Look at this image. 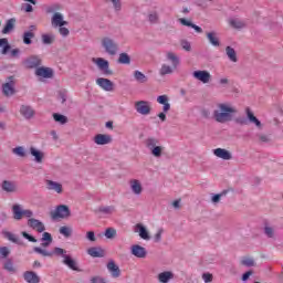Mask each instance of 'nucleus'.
<instances>
[{
  "label": "nucleus",
  "mask_w": 283,
  "mask_h": 283,
  "mask_svg": "<svg viewBox=\"0 0 283 283\" xmlns=\"http://www.w3.org/2000/svg\"><path fill=\"white\" fill-rule=\"evenodd\" d=\"M238 114V109L229 103H220L213 111V118L217 123H230L233 120V115Z\"/></svg>",
  "instance_id": "obj_1"
},
{
  "label": "nucleus",
  "mask_w": 283,
  "mask_h": 283,
  "mask_svg": "<svg viewBox=\"0 0 283 283\" xmlns=\"http://www.w3.org/2000/svg\"><path fill=\"white\" fill-rule=\"evenodd\" d=\"M144 145L154 158H160L165 153V147L160 145V140L156 137L146 138Z\"/></svg>",
  "instance_id": "obj_2"
},
{
  "label": "nucleus",
  "mask_w": 283,
  "mask_h": 283,
  "mask_svg": "<svg viewBox=\"0 0 283 283\" xmlns=\"http://www.w3.org/2000/svg\"><path fill=\"white\" fill-rule=\"evenodd\" d=\"M57 10H61V6L59 4H52L51 7L46 8V13L52 14L51 18V25L53 28H62L63 25H67V21L63 18V13L57 12Z\"/></svg>",
  "instance_id": "obj_3"
},
{
  "label": "nucleus",
  "mask_w": 283,
  "mask_h": 283,
  "mask_svg": "<svg viewBox=\"0 0 283 283\" xmlns=\"http://www.w3.org/2000/svg\"><path fill=\"white\" fill-rule=\"evenodd\" d=\"M67 251H65L63 248H54V255H61L63 258V264L65 266L70 268L71 271H81L78 269V263H76V260L72 259V256L66 254Z\"/></svg>",
  "instance_id": "obj_4"
},
{
  "label": "nucleus",
  "mask_w": 283,
  "mask_h": 283,
  "mask_svg": "<svg viewBox=\"0 0 283 283\" xmlns=\"http://www.w3.org/2000/svg\"><path fill=\"white\" fill-rule=\"evenodd\" d=\"M50 216L52 220H66V218L72 216V212L70 211L69 206L60 205L54 209V211H51Z\"/></svg>",
  "instance_id": "obj_5"
},
{
  "label": "nucleus",
  "mask_w": 283,
  "mask_h": 283,
  "mask_svg": "<svg viewBox=\"0 0 283 283\" xmlns=\"http://www.w3.org/2000/svg\"><path fill=\"white\" fill-rule=\"evenodd\" d=\"M13 220H23V218H32L34 212L23 209V206L15 203L12 206Z\"/></svg>",
  "instance_id": "obj_6"
},
{
  "label": "nucleus",
  "mask_w": 283,
  "mask_h": 283,
  "mask_svg": "<svg viewBox=\"0 0 283 283\" xmlns=\"http://www.w3.org/2000/svg\"><path fill=\"white\" fill-rule=\"evenodd\" d=\"M101 43L105 52L111 56H116V54H118V44L111 38H103Z\"/></svg>",
  "instance_id": "obj_7"
},
{
  "label": "nucleus",
  "mask_w": 283,
  "mask_h": 283,
  "mask_svg": "<svg viewBox=\"0 0 283 283\" xmlns=\"http://www.w3.org/2000/svg\"><path fill=\"white\" fill-rule=\"evenodd\" d=\"M157 103H159V105H164L163 107L164 113H159L158 118H160V120L165 123L167 120L166 114L167 112H169V109H171V104H169V97L167 95H160L157 97Z\"/></svg>",
  "instance_id": "obj_8"
},
{
  "label": "nucleus",
  "mask_w": 283,
  "mask_h": 283,
  "mask_svg": "<svg viewBox=\"0 0 283 283\" xmlns=\"http://www.w3.org/2000/svg\"><path fill=\"white\" fill-rule=\"evenodd\" d=\"M135 109L137 114L142 116H149L151 114V103L147 101H137L135 102Z\"/></svg>",
  "instance_id": "obj_9"
},
{
  "label": "nucleus",
  "mask_w": 283,
  "mask_h": 283,
  "mask_svg": "<svg viewBox=\"0 0 283 283\" xmlns=\"http://www.w3.org/2000/svg\"><path fill=\"white\" fill-rule=\"evenodd\" d=\"M92 63L97 65L98 70H101L106 76H111L113 74L112 70H109V62L103 57H93Z\"/></svg>",
  "instance_id": "obj_10"
},
{
  "label": "nucleus",
  "mask_w": 283,
  "mask_h": 283,
  "mask_svg": "<svg viewBox=\"0 0 283 283\" xmlns=\"http://www.w3.org/2000/svg\"><path fill=\"white\" fill-rule=\"evenodd\" d=\"M43 61L41 60V56L39 55H31L29 56L25 61H24V66L28 70H36L39 67H41V63Z\"/></svg>",
  "instance_id": "obj_11"
},
{
  "label": "nucleus",
  "mask_w": 283,
  "mask_h": 283,
  "mask_svg": "<svg viewBox=\"0 0 283 283\" xmlns=\"http://www.w3.org/2000/svg\"><path fill=\"white\" fill-rule=\"evenodd\" d=\"M96 84L104 90V92H114V82L105 77H98Z\"/></svg>",
  "instance_id": "obj_12"
},
{
  "label": "nucleus",
  "mask_w": 283,
  "mask_h": 283,
  "mask_svg": "<svg viewBox=\"0 0 283 283\" xmlns=\"http://www.w3.org/2000/svg\"><path fill=\"white\" fill-rule=\"evenodd\" d=\"M35 76L40 78H52L54 76V70L51 67L40 66L35 69Z\"/></svg>",
  "instance_id": "obj_13"
},
{
  "label": "nucleus",
  "mask_w": 283,
  "mask_h": 283,
  "mask_svg": "<svg viewBox=\"0 0 283 283\" xmlns=\"http://www.w3.org/2000/svg\"><path fill=\"white\" fill-rule=\"evenodd\" d=\"M1 189L6 193H17V191H19V186H17V182L14 181L3 180L1 184Z\"/></svg>",
  "instance_id": "obj_14"
},
{
  "label": "nucleus",
  "mask_w": 283,
  "mask_h": 283,
  "mask_svg": "<svg viewBox=\"0 0 283 283\" xmlns=\"http://www.w3.org/2000/svg\"><path fill=\"white\" fill-rule=\"evenodd\" d=\"M2 94L4 96H13L14 94V77L9 76V82L2 84Z\"/></svg>",
  "instance_id": "obj_15"
},
{
  "label": "nucleus",
  "mask_w": 283,
  "mask_h": 283,
  "mask_svg": "<svg viewBox=\"0 0 283 283\" xmlns=\"http://www.w3.org/2000/svg\"><path fill=\"white\" fill-rule=\"evenodd\" d=\"M106 269L108 273H111L112 277L115 280L120 276V268L116 264L114 260L108 261L106 264Z\"/></svg>",
  "instance_id": "obj_16"
},
{
  "label": "nucleus",
  "mask_w": 283,
  "mask_h": 283,
  "mask_svg": "<svg viewBox=\"0 0 283 283\" xmlns=\"http://www.w3.org/2000/svg\"><path fill=\"white\" fill-rule=\"evenodd\" d=\"M193 78L197 81H200L201 83H209L211 81V73L209 71H195L192 73Z\"/></svg>",
  "instance_id": "obj_17"
},
{
  "label": "nucleus",
  "mask_w": 283,
  "mask_h": 283,
  "mask_svg": "<svg viewBox=\"0 0 283 283\" xmlns=\"http://www.w3.org/2000/svg\"><path fill=\"white\" fill-rule=\"evenodd\" d=\"M20 114L25 118L27 120H30V118H34L35 111L30 105H21L20 106Z\"/></svg>",
  "instance_id": "obj_18"
},
{
  "label": "nucleus",
  "mask_w": 283,
  "mask_h": 283,
  "mask_svg": "<svg viewBox=\"0 0 283 283\" xmlns=\"http://www.w3.org/2000/svg\"><path fill=\"white\" fill-rule=\"evenodd\" d=\"M28 227H30L31 229H34V231H38V233H43V231H45V224H43V222H41L38 219H29L28 220Z\"/></svg>",
  "instance_id": "obj_19"
},
{
  "label": "nucleus",
  "mask_w": 283,
  "mask_h": 283,
  "mask_svg": "<svg viewBox=\"0 0 283 283\" xmlns=\"http://www.w3.org/2000/svg\"><path fill=\"white\" fill-rule=\"evenodd\" d=\"M130 253L135 258H140V259L147 258V250L138 244L132 245Z\"/></svg>",
  "instance_id": "obj_20"
},
{
  "label": "nucleus",
  "mask_w": 283,
  "mask_h": 283,
  "mask_svg": "<svg viewBox=\"0 0 283 283\" xmlns=\"http://www.w3.org/2000/svg\"><path fill=\"white\" fill-rule=\"evenodd\" d=\"M213 154L217 156V158H221L222 160H231V158H233L231 151L224 148H216Z\"/></svg>",
  "instance_id": "obj_21"
},
{
  "label": "nucleus",
  "mask_w": 283,
  "mask_h": 283,
  "mask_svg": "<svg viewBox=\"0 0 283 283\" xmlns=\"http://www.w3.org/2000/svg\"><path fill=\"white\" fill-rule=\"evenodd\" d=\"M46 189L55 191V193H63V185L53 180H46Z\"/></svg>",
  "instance_id": "obj_22"
},
{
  "label": "nucleus",
  "mask_w": 283,
  "mask_h": 283,
  "mask_svg": "<svg viewBox=\"0 0 283 283\" xmlns=\"http://www.w3.org/2000/svg\"><path fill=\"white\" fill-rule=\"evenodd\" d=\"M135 233H139V237L142 238V240H150L147 228H145V226H143L142 223H137L135 226Z\"/></svg>",
  "instance_id": "obj_23"
},
{
  "label": "nucleus",
  "mask_w": 283,
  "mask_h": 283,
  "mask_svg": "<svg viewBox=\"0 0 283 283\" xmlns=\"http://www.w3.org/2000/svg\"><path fill=\"white\" fill-rule=\"evenodd\" d=\"M94 143L96 145H109L112 143V136L98 134L94 137Z\"/></svg>",
  "instance_id": "obj_24"
},
{
  "label": "nucleus",
  "mask_w": 283,
  "mask_h": 283,
  "mask_svg": "<svg viewBox=\"0 0 283 283\" xmlns=\"http://www.w3.org/2000/svg\"><path fill=\"white\" fill-rule=\"evenodd\" d=\"M129 185H130V189H132L133 193H135V196H140V193H143V184H140L139 180L132 179L129 181Z\"/></svg>",
  "instance_id": "obj_25"
},
{
  "label": "nucleus",
  "mask_w": 283,
  "mask_h": 283,
  "mask_svg": "<svg viewBox=\"0 0 283 283\" xmlns=\"http://www.w3.org/2000/svg\"><path fill=\"white\" fill-rule=\"evenodd\" d=\"M23 277H24L25 282H28V283H39V282H41V277H39L36 272L27 271V272H24Z\"/></svg>",
  "instance_id": "obj_26"
},
{
  "label": "nucleus",
  "mask_w": 283,
  "mask_h": 283,
  "mask_svg": "<svg viewBox=\"0 0 283 283\" xmlns=\"http://www.w3.org/2000/svg\"><path fill=\"white\" fill-rule=\"evenodd\" d=\"M229 25L234 30H242V28H247V22L244 20L234 18L229 20Z\"/></svg>",
  "instance_id": "obj_27"
},
{
  "label": "nucleus",
  "mask_w": 283,
  "mask_h": 283,
  "mask_svg": "<svg viewBox=\"0 0 283 283\" xmlns=\"http://www.w3.org/2000/svg\"><path fill=\"white\" fill-rule=\"evenodd\" d=\"M17 25V19L11 18L7 20L4 28L2 29V34H10L12 30H14V27Z\"/></svg>",
  "instance_id": "obj_28"
},
{
  "label": "nucleus",
  "mask_w": 283,
  "mask_h": 283,
  "mask_svg": "<svg viewBox=\"0 0 283 283\" xmlns=\"http://www.w3.org/2000/svg\"><path fill=\"white\" fill-rule=\"evenodd\" d=\"M206 35L209 43L212 44L213 48H220V39L218 38V33L212 31V32H208Z\"/></svg>",
  "instance_id": "obj_29"
},
{
  "label": "nucleus",
  "mask_w": 283,
  "mask_h": 283,
  "mask_svg": "<svg viewBox=\"0 0 283 283\" xmlns=\"http://www.w3.org/2000/svg\"><path fill=\"white\" fill-rule=\"evenodd\" d=\"M178 21L179 23H181V25H186L187 28H192V30L197 31L199 34L202 33V28L193 24L191 21L185 18H179Z\"/></svg>",
  "instance_id": "obj_30"
},
{
  "label": "nucleus",
  "mask_w": 283,
  "mask_h": 283,
  "mask_svg": "<svg viewBox=\"0 0 283 283\" xmlns=\"http://www.w3.org/2000/svg\"><path fill=\"white\" fill-rule=\"evenodd\" d=\"M30 154H31V156L34 157L35 163H39V164L43 163V158L45 156L43 154V151H41V150H39V149L34 148V147H31L30 148Z\"/></svg>",
  "instance_id": "obj_31"
},
{
  "label": "nucleus",
  "mask_w": 283,
  "mask_h": 283,
  "mask_svg": "<svg viewBox=\"0 0 283 283\" xmlns=\"http://www.w3.org/2000/svg\"><path fill=\"white\" fill-rule=\"evenodd\" d=\"M87 254L91 255V258H105V251L101 248H90Z\"/></svg>",
  "instance_id": "obj_32"
},
{
  "label": "nucleus",
  "mask_w": 283,
  "mask_h": 283,
  "mask_svg": "<svg viewBox=\"0 0 283 283\" xmlns=\"http://www.w3.org/2000/svg\"><path fill=\"white\" fill-rule=\"evenodd\" d=\"M245 112H247V117L250 120V123H253L254 125H256V127L262 128V122H260V119H258V117H255L253 112H251V108L245 109Z\"/></svg>",
  "instance_id": "obj_33"
},
{
  "label": "nucleus",
  "mask_w": 283,
  "mask_h": 283,
  "mask_svg": "<svg viewBox=\"0 0 283 283\" xmlns=\"http://www.w3.org/2000/svg\"><path fill=\"white\" fill-rule=\"evenodd\" d=\"M245 112H247V117L250 120V123H253L254 125H256V127L262 128V122H260V119H258V117H255L253 112H251V108L245 109Z\"/></svg>",
  "instance_id": "obj_34"
},
{
  "label": "nucleus",
  "mask_w": 283,
  "mask_h": 283,
  "mask_svg": "<svg viewBox=\"0 0 283 283\" xmlns=\"http://www.w3.org/2000/svg\"><path fill=\"white\" fill-rule=\"evenodd\" d=\"M52 244V234L50 232H44L42 234V243L41 247L42 249H48Z\"/></svg>",
  "instance_id": "obj_35"
},
{
  "label": "nucleus",
  "mask_w": 283,
  "mask_h": 283,
  "mask_svg": "<svg viewBox=\"0 0 283 283\" xmlns=\"http://www.w3.org/2000/svg\"><path fill=\"white\" fill-rule=\"evenodd\" d=\"M166 56H167V60L172 63L174 70H176V67H178V65H180V59H178V56L176 55V53H174V52H168V53L166 54Z\"/></svg>",
  "instance_id": "obj_36"
},
{
  "label": "nucleus",
  "mask_w": 283,
  "mask_h": 283,
  "mask_svg": "<svg viewBox=\"0 0 283 283\" xmlns=\"http://www.w3.org/2000/svg\"><path fill=\"white\" fill-rule=\"evenodd\" d=\"M226 54L232 63H238V54L235 53V50L231 46L226 48Z\"/></svg>",
  "instance_id": "obj_37"
},
{
  "label": "nucleus",
  "mask_w": 283,
  "mask_h": 283,
  "mask_svg": "<svg viewBox=\"0 0 283 283\" xmlns=\"http://www.w3.org/2000/svg\"><path fill=\"white\" fill-rule=\"evenodd\" d=\"M3 269L8 273H17V265H14V262H12L11 259L4 261Z\"/></svg>",
  "instance_id": "obj_38"
},
{
  "label": "nucleus",
  "mask_w": 283,
  "mask_h": 283,
  "mask_svg": "<svg viewBox=\"0 0 283 283\" xmlns=\"http://www.w3.org/2000/svg\"><path fill=\"white\" fill-rule=\"evenodd\" d=\"M175 70L176 69H174V66H170L168 64H163L159 70V74H160V76H167V74H174Z\"/></svg>",
  "instance_id": "obj_39"
},
{
  "label": "nucleus",
  "mask_w": 283,
  "mask_h": 283,
  "mask_svg": "<svg viewBox=\"0 0 283 283\" xmlns=\"http://www.w3.org/2000/svg\"><path fill=\"white\" fill-rule=\"evenodd\" d=\"M34 253H39V255H42L43 258H52V255H54V250L53 252H50L43 248H39V247H35L33 249Z\"/></svg>",
  "instance_id": "obj_40"
},
{
  "label": "nucleus",
  "mask_w": 283,
  "mask_h": 283,
  "mask_svg": "<svg viewBox=\"0 0 283 283\" xmlns=\"http://www.w3.org/2000/svg\"><path fill=\"white\" fill-rule=\"evenodd\" d=\"M117 62L122 65H129V63H132V57H129V54L127 53H120Z\"/></svg>",
  "instance_id": "obj_41"
},
{
  "label": "nucleus",
  "mask_w": 283,
  "mask_h": 283,
  "mask_svg": "<svg viewBox=\"0 0 283 283\" xmlns=\"http://www.w3.org/2000/svg\"><path fill=\"white\" fill-rule=\"evenodd\" d=\"M172 276L174 274H171V272H163L158 275V280L161 283H167L169 280H171Z\"/></svg>",
  "instance_id": "obj_42"
},
{
  "label": "nucleus",
  "mask_w": 283,
  "mask_h": 283,
  "mask_svg": "<svg viewBox=\"0 0 283 283\" xmlns=\"http://www.w3.org/2000/svg\"><path fill=\"white\" fill-rule=\"evenodd\" d=\"M32 39H34V33L32 31H27L23 34V43L25 45L32 44Z\"/></svg>",
  "instance_id": "obj_43"
},
{
  "label": "nucleus",
  "mask_w": 283,
  "mask_h": 283,
  "mask_svg": "<svg viewBox=\"0 0 283 283\" xmlns=\"http://www.w3.org/2000/svg\"><path fill=\"white\" fill-rule=\"evenodd\" d=\"M53 118H54L55 123H60V125H65V123H67V117H65V115H62L59 113H54Z\"/></svg>",
  "instance_id": "obj_44"
},
{
  "label": "nucleus",
  "mask_w": 283,
  "mask_h": 283,
  "mask_svg": "<svg viewBox=\"0 0 283 283\" xmlns=\"http://www.w3.org/2000/svg\"><path fill=\"white\" fill-rule=\"evenodd\" d=\"M101 213H105L106 216H112V213L116 212V208L114 206H106L99 208Z\"/></svg>",
  "instance_id": "obj_45"
},
{
  "label": "nucleus",
  "mask_w": 283,
  "mask_h": 283,
  "mask_svg": "<svg viewBox=\"0 0 283 283\" xmlns=\"http://www.w3.org/2000/svg\"><path fill=\"white\" fill-rule=\"evenodd\" d=\"M1 54H8V51L10 50V44H8V39L2 38L0 39V48H2Z\"/></svg>",
  "instance_id": "obj_46"
},
{
  "label": "nucleus",
  "mask_w": 283,
  "mask_h": 283,
  "mask_svg": "<svg viewBox=\"0 0 283 283\" xmlns=\"http://www.w3.org/2000/svg\"><path fill=\"white\" fill-rule=\"evenodd\" d=\"M12 154L19 156L20 158H25V148H23L22 146H18L12 149Z\"/></svg>",
  "instance_id": "obj_47"
},
{
  "label": "nucleus",
  "mask_w": 283,
  "mask_h": 283,
  "mask_svg": "<svg viewBox=\"0 0 283 283\" xmlns=\"http://www.w3.org/2000/svg\"><path fill=\"white\" fill-rule=\"evenodd\" d=\"M104 235H105V238H107V240H114V238H116V229L107 228L105 230Z\"/></svg>",
  "instance_id": "obj_48"
},
{
  "label": "nucleus",
  "mask_w": 283,
  "mask_h": 283,
  "mask_svg": "<svg viewBox=\"0 0 283 283\" xmlns=\"http://www.w3.org/2000/svg\"><path fill=\"white\" fill-rule=\"evenodd\" d=\"M134 76L139 83H147V76L140 71H135Z\"/></svg>",
  "instance_id": "obj_49"
},
{
  "label": "nucleus",
  "mask_w": 283,
  "mask_h": 283,
  "mask_svg": "<svg viewBox=\"0 0 283 283\" xmlns=\"http://www.w3.org/2000/svg\"><path fill=\"white\" fill-rule=\"evenodd\" d=\"M42 42L44 45H52V43H54V35L42 34Z\"/></svg>",
  "instance_id": "obj_50"
},
{
  "label": "nucleus",
  "mask_w": 283,
  "mask_h": 283,
  "mask_svg": "<svg viewBox=\"0 0 283 283\" xmlns=\"http://www.w3.org/2000/svg\"><path fill=\"white\" fill-rule=\"evenodd\" d=\"M60 233L64 235V238H70V235H72V228L63 226L60 228Z\"/></svg>",
  "instance_id": "obj_51"
},
{
  "label": "nucleus",
  "mask_w": 283,
  "mask_h": 283,
  "mask_svg": "<svg viewBox=\"0 0 283 283\" xmlns=\"http://www.w3.org/2000/svg\"><path fill=\"white\" fill-rule=\"evenodd\" d=\"M10 255V248L8 247H1L0 248V258L2 260H6V258H8Z\"/></svg>",
  "instance_id": "obj_52"
},
{
  "label": "nucleus",
  "mask_w": 283,
  "mask_h": 283,
  "mask_svg": "<svg viewBox=\"0 0 283 283\" xmlns=\"http://www.w3.org/2000/svg\"><path fill=\"white\" fill-rule=\"evenodd\" d=\"M241 263L243 264V266H254L255 261H253V259L251 258H244L242 259Z\"/></svg>",
  "instance_id": "obj_53"
},
{
  "label": "nucleus",
  "mask_w": 283,
  "mask_h": 283,
  "mask_svg": "<svg viewBox=\"0 0 283 283\" xmlns=\"http://www.w3.org/2000/svg\"><path fill=\"white\" fill-rule=\"evenodd\" d=\"M59 32L61 36H70V29L65 28V25L59 27Z\"/></svg>",
  "instance_id": "obj_54"
},
{
  "label": "nucleus",
  "mask_w": 283,
  "mask_h": 283,
  "mask_svg": "<svg viewBox=\"0 0 283 283\" xmlns=\"http://www.w3.org/2000/svg\"><path fill=\"white\" fill-rule=\"evenodd\" d=\"M148 20L150 23H158V13L156 12L149 13Z\"/></svg>",
  "instance_id": "obj_55"
},
{
  "label": "nucleus",
  "mask_w": 283,
  "mask_h": 283,
  "mask_svg": "<svg viewBox=\"0 0 283 283\" xmlns=\"http://www.w3.org/2000/svg\"><path fill=\"white\" fill-rule=\"evenodd\" d=\"M264 233L268 235V238H274L275 235V231L271 227H265Z\"/></svg>",
  "instance_id": "obj_56"
},
{
  "label": "nucleus",
  "mask_w": 283,
  "mask_h": 283,
  "mask_svg": "<svg viewBox=\"0 0 283 283\" xmlns=\"http://www.w3.org/2000/svg\"><path fill=\"white\" fill-rule=\"evenodd\" d=\"M86 238L87 240H90V242H96V234L94 233V231L86 232Z\"/></svg>",
  "instance_id": "obj_57"
},
{
  "label": "nucleus",
  "mask_w": 283,
  "mask_h": 283,
  "mask_svg": "<svg viewBox=\"0 0 283 283\" xmlns=\"http://www.w3.org/2000/svg\"><path fill=\"white\" fill-rule=\"evenodd\" d=\"M181 48L182 50H185L186 52H191V43L187 42V41H181Z\"/></svg>",
  "instance_id": "obj_58"
},
{
  "label": "nucleus",
  "mask_w": 283,
  "mask_h": 283,
  "mask_svg": "<svg viewBox=\"0 0 283 283\" xmlns=\"http://www.w3.org/2000/svg\"><path fill=\"white\" fill-rule=\"evenodd\" d=\"M163 233H164L163 229H159L157 231V233L155 234V242H160L163 240Z\"/></svg>",
  "instance_id": "obj_59"
},
{
  "label": "nucleus",
  "mask_w": 283,
  "mask_h": 283,
  "mask_svg": "<svg viewBox=\"0 0 283 283\" xmlns=\"http://www.w3.org/2000/svg\"><path fill=\"white\" fill-rule=\"evenodd\" d=\"M202 279H203V281H205L206 283H209V282H212V281H213V275L210 274V273H205V274L202 275Z\"/></svg>",
  "instance_id": "obj_60"
},
{
  "label": "nucleus",
  "mask_w": 283,
  "mask_h": 283,
  "mask_svg": "<svg viewBox=\"0 0 283 283\" xmlns=\"http://www.w3.org/2000/svg\"><path fill=\"white\" fill-rule=\"evenodd\" d=\"M92 283H105V279L101 277V276H93L91 279Z\"/></svg>",
  "instance_id": "obj_61"
},
{
  "label": "nucleus",
  "mask_w": 283,
  "mask_h": 283,
  "mask_svg": "<svg viewBox=\"0 0 283 283\" xmlns=\"http://www.w3.org/2000/svg\"><path fill=\"white\" fill-rule=\"evenodd\" d=\"M23 238H25L27 240H29V242H36V239L30 234H28V232H22Z\"/></svg>",
  "instance_id": "obj_62"
},
{
  "label": "nucleus",
  "mask_w": 283,
  "mask_h": 283,
  "mask_svg": "<svg viewBox=\"0 0 283 283\" xmlns=\"http://www.w3.org/2000/svg\"><path fill=\"white\" fill-rule=\"evenodd\" d=\"M8 239L11 240V242H19V238L12 233L8 234Z\"/></svg>",
  "instance_id": "obj_63"
},
{
  "label": "nucleus",
  "mask_w": 283,
  "mask_h": 283,
  "mask_svg": "<svg viewBox=\"0 0 283 283\" xmlns=\"http://www.w3.org/2000/svg\"><path fill=\"white\" fill-rule=\"evenodd\" d=\"M19 54H21V50L19 49L11 50V56L17 57L19 56Z\"/></svg>",
  "instance_id": "obj_64"
}]
</instances>
